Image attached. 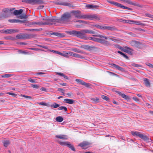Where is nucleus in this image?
Returning a JSON list of instances; mask_svg holds the SVG:
<instances>
[{
	"mask_svg": "<svg viewBox=\"0 0 153 153\" xmlns=\"http://www.w3.org/2000/svg\"><path fill=\"white\" fill-rule=\"evenodd\" d=\"M90 144V143L87 141H84L80 143L78 146L82 147H86Z\"/></svg>",
	"mask_w": 153,
	"mask_h": 153,
	"instance_id": "obj_17",
	"label": "nucleus"
},
{
	"mask_svg": "<svg viewBox=\"0 0 153 153\" xmlns=\"http://www.w3.org/2000/svg\"><path fill=\"white\" fill-rule=\"evenodd\" d=\"M146 16L148 17L153 19V15H151L149 13H146Z\"/></svg>",
	"mask_w": 153,
	"mask_h": 153,
	"instance_id": "obj_58",
	"label": "nucleus"
},
{
	"mask_svg": "<svg viewBox=\"0 0 153 153\" xmlns=\"http://www.w3.org/2000/svg\"><path fill=\"white\" fill-rule=\"evenodd\" d=\"M98 39L96 38H94V37H88V39L89 40H91L94 41L95 42H97Z\"/></svg>",
	"mask_w": 153,
	"mask_h": 153,
	"instance_id": "obj_46",
	"label": "nucleus"
},
{
	"mask_svg": "<svg viewBox=\"0 0 153 153\" xmlns=\"http://www.w3.org/2000/svg\"><path fill=\"white\" fill-rule=\"evenodd\" d=\"M134 21L133 20H128V21L127 22V23L129 24H132V23H134Z\"/></svg>",
	"mask_w": 153,
	"mask_h": 153,
	"instance_id": "obj_64",
	"label": "nucleus"
},
{
	"mask_svg": "<svg viewBox=\"0 0 153 153\" xmlns=\"http://www.w3.org/2000/svg\"><path fill=\"white\" fill-rule=\"evenodd\" d=\"M74 21L75 22H79L80 23H84V24H88V22H87V21L81 20H76V21Z\"/></svg>",
	"mask_w": 153,
	"mask_h": 153,
	"instance_id": "obj_48",
	"label": "nucleus"
},
{
	"mask_svg": "<svg viewBox=\"0 0 153 153\" xmlns=\"http://www.w3.org/2000/svg\"><path fill=\"white\" fill-rule=\"evenodd\" d=\"M71 13L73 14L76 18L79 19H84L85 15H82L81 14V12L79 11L78 10L73 11L71 12Z\"/></svg>",
	"mask_w": 153,
	"mask_h": 153,
	"instance_id": "obj_8",
	"label": "nucleus"
},
{
	"mask_svg": "<svg viewBox=\"0 0 153 153\" xmlns=\"http://www.w3.org/2000/svg\"><path fill=\"white\" fill-rule=\"evenodd\" d=\"M104 40H105L103 39H102L98 38L97 42L102 44Z\"/></svg>",
	"mask_w": 153,
	"mask_h": 153,
	"instance_id": "obj_54",
	"label": "nucleus"
},
{
	"mask_svg": "<svg viewBox=\"0 0 153 153\" xmlns=\"http://www.w3.org/2000/svg\"><path fill=\"white\" fill-rule=\"evenodd\" d=\"M16 37L17 39H25V34H19L17 35Z\"/></svg>",
	"mask_w": 153,
	"mask_h": 153,
	"instance_id": "obj_20",
	"label": "nucleus"
},
{
	"mask_svg": "<svg viewBox=\"0 0 153 153\" xmlns=\"http://www.w3.org/2000/svg\"><path fill=\"white\" fill-rule=\"evenodd\" d=\"M68 52V55L69 57V56H73L74 54V53H73V52Z\"/></svg>",
	"mask_w": 153,
	"mask_h": 153,
	"instance_id": "obj_61",
	"label": "nucleus"
},
{
	"mask_svg": "<svg viewBox=\"0 0 153 153\" xmlns=\"http://www.w3.org/2000/svg\"><path fill=\"white\" fill-rule=\"evenodd\" d=\"M111 65L117 69L121 71L122 72H124L125 71V69L123 68H122L119 66L115 64L112 63L111 64Z\"/></svg>",
	"mask_w": 153,
	"mask_h": 153,
	"instance_id": "obj_14",
	"label": "nucleus"
},
{
	"mask_svg": "<svg viewBox=\"0 0 153 153\" xmlns=\"http://www.w3.org/2000/svg\"><path fill=\"white\" fill-rule=\"evenodd\" d=\"M54 4L56 5H59L64 6H67L69 7H71V4L62 1H55L54 2Z\"/></svg>",
	"mask_w": 153,
	"mask_h": 153,
	"instance_id": "obj_13",
	"label": "nucleus"
},
{
	"mask_svg": "<svg viewBox=\"0 0 153 153\" xmlns=\"http://www.w3.org/2000/svg\"><path fill=\"white\" fill-rule=\"evenodd\" d=\"M141 44L140 43L137 41H136L135 47L139 48L141 47Z\"/></svg>",
	"mask_w": 153,
	"mask_h": 153,
	"instance_id": "obj_45",
	"label": "nucleus"
},
{
	"mask_svg": "<svg viewBox=\"0 0 153 153\" xmlns=\"http://www.w3.org/2000/svg\"><path fill=\"white\" fill-rule=\"evenodd\" d=\"M102 26L98 24H94L91 25V26L95 27L98 29H100L102 30Z\"/></svg>",
	"mask_w": 153,
	"mask_h": 153,
	"instance_id": "obj_35",
	"label": "nucleus"
},
{
	"mask_svg": "<svg viewBox=\"0 0 153 153\" xmlns=\"http://www.w3.org/2000/svg\"><path fill=\"white\" fill-rule=\"evenodd\" d=\"M71 50L73 51H74L76 52L80 53H82V52L79 49H77L76 48H72L71 49Z\"/></svg>",
	"mask_w": 153,
	"mask_h": 153,
	"instance_id": "obj_33",
	"label": "nucleus"
},
{
	"mask_svg": "<svg viewBox=\"0 0 153 153\" xmlns=\"http://www.w3.org/2000/svg\"><path fill=\"white\" fill-rule=\"evenodd\" d=\"M121 1H124L125 2L129 4L132 5L134 6H138L137 4L136 3L132 2L131 1L129 0H120Z\"/></svg>",
	"mask_w": 153,
	"mask_h": 153,
	"instance_id": "obj_21",
	"label": "nucleus"
},
{
	"mask_svg": "<svg viewBox=\"0 0 153 153\" xmlns=\"http://www.w3.org/2000/svg\"><path fill=\"white\" fill-rule=\"evenodd\" d=\"M141 133L140 132H137V131H132L131 132V134L133 135L134 136H138L139 137H140V135Z\"/></svg>",
	"mask_w": 153,
	"mask_h": 153,
	"instance_id": "obj_31",
	"label": "nucleus"
},
{
	"mask_svg": "<svg viewBox=\"0 0 153 153\" xmlns=\"http://www.w3.org/2000/svg\"><path fill=\"white\" fill-rule=\"evenodd\" d=\"M8 21L11 23H15V22H21L22 23H23L22 21L19 20V19H9Z\"/></svg>",
	"mask_w": 153,
	"mask_h": 153,
	"instance_id": "obj_28",
	"label": "nucleus"
},
{
	"mask_svg": "<svg viewBox=\"0 0 153 153\" xmlns=\"http://www.w3.org/2000/svg\"><path fill=\"white\" fill-rule=\"evenodd\" d=\"M13 75V74H5L1 75V77L2 78L6 77L8 78L10 77L11 76Z\"/></svg>",
	"mask_w": 153,
	"mask_h": 153,
	"instance_id": "obj_34",
	"label": "nucleus"
},
{
	"mask_svg": "<svg viewBox=\"0 0 153 153\" xmlns=\"http://www.w3.org/2000/svg\"><path fill=\"white\" fill-rule=\"evenodd\" d=\"M102 30H108L112 31H113L117 30V28L113 26H102Z\"/></svg>",
	"mask_w": 153,
	"mask_h": 153,
	"instance_id": "obj_10",
	"label": "nucleus"
},
{
	"mask_svg": "<svg viewBox=\"0 0 153 153\" xmlns=\"http://www.w3.org/2000/svg\"><path fill=\"white\" fill-rule=\"evenodd\" d=\"M31 86L33 88H36V89H38L39 87V85H36V84H34V85L32 84V85H31Z\"/></svg>",
	"mask_w": 153,
	"mask_h": 153,
	"instance_id": "obj_51",
	"label": "nucleus"
},
{
	"mask_svg": "<svg viewBox=\"0 0 153 153\" xmlns=\"http://www.w3.org/2000/svg\"><path fill=\"white\" fill-rule=\"evenodd\" d=\"M83 85H84L87 87H89L90 86V84L86 83L84 82Z\"/></svg>",
	"mask_w": 153,
	"mask_h": 153,
	"instance_id": "obj_57",
	"label": "nucleus"
},
{
	"mask_svg": "<svg viewBox=\"0 0 153 153\" xmlns=\"http://www.w3.org/2000/svg\"><path fill=\"white\" fill-rule=\"evenodd\" d=\"M58 19H50L48 18L47 22H41L42 25H53L54 22H58Z\"/></svg>",
	"mask_w": 153,
	"mask_h": 153,
	"instance_id": "obj_6",
	"label": "nucleus"
},
{
	"mask_svg": "<svg viewBox=\"0 0 153 153\" xmlns=\"http://www.w3.org/2000/svg\"><path fill=\"white\" fill-rule=\"evenodd\" d=\"M75 81L76 82H77L79 84H81V85H83V83L84 82L82 80L79 79H76L75 80Z\"/></svg>",
	"mask_w": 153,
	"mask_h": 153,
	"instance_id": "obj_40",
	"label": "nucleus"
},
{
	"mask_svg": "<svg viewBox=\"0 0 153 153\" xmlns=\"http://www.w3.org/2000/svg\"><path fill=\"white\" fill-rule=\"evenodd\" d=\"M62 56L66 58H68V52L66 51L63 52Z\"/></svg>",
	"mask_w": 153,
	"mask_h": 153,
	"instance_id": "obj_44",
	"label": "nucleus"
},
{
	"mask_svg": "<svg viewBox=\"0 0 153 153\" xmlns=\"http://www.w3.org/2000/svg\"><path fill=\"white\" fill-rule=\"evenodd\" d=\"M4 13L0 15V18H4L10 16L11 14V10L9 9H5L3 10Z\"/></svg>",
	"mask_w": 153,
	"mask_h": 153,
	"instance_id": "obj_7",
	"label": "nucleus"
},
{
	"mask_svg": "<svg viewBox=\"0 0 153 153\" xmlns=\"http://www.w3.org/2000/svg\"><path fill=\"white\" fill-rule=\"evenodd\" d=\"M22 1L32 5L39 4L43 3L42 0H22Z\"/></svg>",
	"mask_w": 153,
	"mask_h": 153,
	"instance_id": "obj_5",
	"label": "nucleus"
},
{
	"mask_svg": "<svg viewBox=\"0 0 153 153\" xmlns=\"http://www.w3.org/2000/svg\"><path fill=\"white\" fill-rule=\"evenodd\" d=\"M23 10L22 9L19 10H15L13 12V14L15 15H18L21 14L23 12Z\"/></svg>",
	"mask_w": 153,
	"mask_h": 153,
	"instance_id": "obj_25",
	"label": "nucleus"
},
{
	"mask_svg": "<svg viewBox=\"0 0 153 153\" xmlns=\"http://www.w3.org/2000/svg\"><path fill=\"white\" fill-rule=\"evenodd\" d=\"M102 44L107 46H109L111 45V44L109 43V42H108V41L105 40H104Z\"/></svg>",
	"mask_w": 153,
	"mask_h": 153,
	"instance_id": "obj_47",
	"label": "nucleus"
},
{
	"mask_svg": "<svg viewBox=\"0 0 153 153\" xmlns=\"http://www.w3.org/2000/svg\"><path fill=\"white\" fill-rule=\"evenodd\" d=\"M117 47L118 48H119V49H120V50H121L122 51H124V49H125V48H123V47H121L119 45H118L117 46Z\"/></svg>",
	"mask_w": 153,
	"mask_h": 153,
	"instance_id": "obj_59",
	"label": "nucleus"
},
{
	"mask_svg": "<svg viewBox=\"0 0 153 153\" xmlns=\"http://www.w3.org/2000/svg\"><path fill=\"white\" fill-rule=\"evenodd\" d=\"M102 97L103 99L107 101H109V100L108 96H102Z\"/></svg>",
	"mask_w": 153,
	"mask_h": 153,
	"instance_id": "obj_52",
	"label": "nucleus"
},
{
	"mask_svg": "<svg viewBox=\"0 0 153 153\" xmlns=\"http://www.w3.org/2000/svg\"><path fill=\"white\" fill-rule=\"evenodd\" d=\"M58 109L59 110H64L66 112L67 111V108L65 106H60L58 108Z\"/></svg>",
	"mask_w": 153,
	"mask_h": 153,
	"instance_id": "obj_36",
	"label": "nucleus"
},
{
	"mask_svg": "<svg viewBox=\"0 0 153 153\" xmlns=\"http://www.w3.org/2000/svg\"><path fill=\"white\" fill-rule=\"evenodd\" d=\"M55 137L56 138L64 140H67L68 139L67 136L65 135H56Z\"/></svg>",
	"mask_w": 153,
	"mask_h": 153,
	"instance_id": "obj_16",
	"label": "nucleus"
},
{
	"mask_svg": "<svg viewBox=\"0 0 153 153\" xmlns=\"http://www.w3.org/2000/svg\"><path fill=\"white\" fill-rule=\"evenodd\" d=\"M146 64L149 66V67L152 68H153V65H152V64L149 63V62H146Z\"/></svg>",
	"mask_w": 153,
	"mask_h": 153,
	"instance_id": "obj_56",
	"label": "nucleus"
},
{
	"mask_svg": "<svg viewBox=\"0 0 153 153\" xmlns=\"http://www.w3.org/2000/svg\"><path fill=\"white\" fill-rule=\"evenodd\" d=\"M51 34L56 36L59 37H62L64 36V35L62 34L56 32L51 33Z\"/></svg>",
	"mask_w": 153,
	"mask_h": 153,
	"instance_id": "obj_24",
	"label": "nucleus"
},
{
	"mask_svg": "<svg viewBox=\"0 0 153 153\" xmlns=\"http://www.w3.org/2000/svg\"><path fill=\"white\" fill-rule=\"evenodd\" d=\"M130 50H131V49L128 47H126L123 51L129 54L130 55H131L132 54V53L131 51H130Z\"/></svg>",
	"mask_w": 153,
	"mask_h": 153,
	"instance_id": "obj_19",
	"label": "nucleus"
},
{
	"mask_svg": "<svg viewBox=\"0 0 153 153\" xmlns=\"http://www.w3.org/2000/svg\"><path fill=\"white\" fill-rule=\"evenodd\" d=\"M35 36V35L32 34H25V39H29L32 38Z\"/></svg>",
	"mask_w": 153,
	"mask_h": 153,
	"instance_id": "obj_23",
	"label": "nucleus"
},
{
	"mask_svg": "<svg viewBox=\"0 0 153 153\" xmlns=\"http://www.w3.org/2000/svg\"><path fill=\"white\" fill-rule=\"evenodd\" d=\"M18 52L19 53L24 54H29V53L27 51H24L22 50H19Z\"/></svg>",
	"mask_w": 153,
	"mask_h": 153,
	"instance_id": "obj_39",
	"label": "nucleus"
},
{
	"mask_svg": "<svg viewBox=\"0 0 153 153\" xmlns=\"http://www.w3.org/2000/svg\"><path fill=\"white\" fill-rule=\"evenodd\" d=\"M28 80L30 82H31L32 83H34L36 82V81L32 79H31V78H30V79H28Z\"/></svg>",
	"mask_w": 153,
	"mask_h": 153,
	"instance_id": "obj_62",
	"label": "nucleus"
},
{
	"mask_svg": "<svg viewBox=\"0 0 153 153\" xmlns=\"http://www.w3.org/2000/svg\"><path fill=\"white\" fill-rule=\"evenodd\" d=\"M144 84L147 87H149L150 85V83L148 79L145 78L144 79Z\"/></svg>",
	"mask_w": 153,
	"mask_h": 153,
	"instance_id": "obj_29",
	"label": "nucleus"
},
{
	"mask_svg": "<svg viewBox=\"0 0 153 153\" xmlns=\"http://www.w3.org/2000/svg\"><path fill=\"white\" fill-rule=\"evenodd\" d=\"M56 74L57 75L63 77L64 78L66 79H69L68 77L63 73L56 72Z\"/></svg>",
	"mask_w": 153,
	"mask_h": 153,
	"instance_id": "obj_30",
	"label": "nucleus"
},
{
	"mask_svg": "<svg viewBox=\"0 0 153 153\" xmlns=\"http://www.w3.org/2000/svg\"><path fill=\"white\" fill-rule=\"evenodd\" d=\"M10 143V142L9 140L5 141L3 142L4 145L5 147H7Z\"/></svg>",
	"mask_w": 153,
	"mask_h": 153,
	"instance_id": "obj_37",
	"label": "nucleus"
},
{
	"mask_svg": "<svg viewBox=\"0 0 153 153\" xmlns=\"http://www.w3.org/2000/svg\"><path fill=\"white\" fill-rule=\"evenodd\" d=\"M58 143L62 146H66L69 148L74 151H76L75 148L72 144H71L69 142L61 141L59 140H57Z\"/></svg>",
	"mask_w": 153,
	"mask_h": 153,
	"instance_id": "obj_4",
	"label": "nucleus"
},
{
	"mask_svg": "<svg viewBox=\"0 0 153 153\" xmlns=\"http://www.w3.org/2000/svg\"><path fill=\"white\" fill-rule=\"evenodd\" d=\"M132 66H133L137 67H142V66L141 65H138L137 64H136L134 63H132Z\"/></svg>",
	"mask_w": 153,
	"mask_h": 153,
	"instance_id": "obj_53",
	"label": "nucleus"
},
{
	"mask_svg": "<svg viewBox=\"0 0 153 153\" xmlns=\"http://www.w3.org/2000/svg\"><path fill=\"white\" fill-rule=\"evenodd\" d=\"M136 102H138L139 101V99H138L137 97H133L132 98Z\"/></svg>",
	"mask_w": 153,
	"mask_h": 153,
	"instance_id": "obj_63",
	"label": "nucleus"
},
{
	"mask_svg": "<svg viewBox=\"0 0 153 153\" xmlns=\"http://www.w3.org/2000/svg\"><path fill=\"white\" fill-rule=\"evenodd\" d=\"M64 101L65 102L70 104H73L74 101L73 100L67 99H65Z\"/></svg>",
	"mask_w": 153,
	"mask_h": 153,
	"instance_id": "obj_26",
	"label": "nucleus"
},
{
	"mask_svg": "<svg viewBox=\"0 0 153 153\" xmlns=\"http://www.w3.org/2000/svg\"><path fill=\"white\" fill-rule=\"evenodd\" d=\"M84 19L94 20L95 21H98L100 20V16L96 14L85 15Z\"/></svg>",
	"mask_w": 153,
	"mask_h": 153,
	"instance_id": "obj_3",
	"label": "nucleus"
},
{
	"mask_svg": "<svg viewBox=\"0 0 153 153\" xmlns=\"http://www.w3.org/2000/svg\"><path fill=\"white\" fill-rule=\"evenodd\" d=\"M56 120L58 122H62L63 120V118L60 117V116H59L57 117H56Z\"/></svg>",
	"mask_w": 153,
	"mask_h": 153,
	"instance_id": "obj_32",
	"label": "nucleus"
},
{
	"mask_svg": "<svg viewBox=\"0 0 153 153\" xmlns=\"http://www.w3.org/2000/svg\"><path fill=\"white\" fill-rule=\"evenodd\" d=\"M136 41H132L130 42V45L132 46L135 47Z\"/></svg>",
	"mask_w": 153,
	"mask_h": 153,
	"instance_id": "obj_50",
	"label": "nucleus"
},
{
	"mask_svg": "<svg viewBox=\"0 0 153 153\" xmlns=\"http://www.w3.org/2000/svg\"><path fill=\"white\" fill-rule=\"evenodd\" d=\"M122 97L127 101H129L130 100V98L129 96H122Z\"/></svg>",
	"mask_w": 153,
	"mask_h": 153,
	"instance_id": "obj_55",
	"label": "nucleus"
},
{
	"mask_svg": "<svg viewBox=\"0 0 153 153\" xmlns=\"http://www.w3.org/2000/svg\"><path fill=\"white\" fill-rule=\"evenodd\" d=\"M59 104L56 103H54L51 106V107H53L54 108H56L59 106Z\"/></svg>",
	"mask_w": 153,
	"mask_h": 153,
	"instance_id": "obj_42",
	"label": "nucleus"
},
{
	"mask_svg": "<svg viewBox=\"0 0 153 153\" xmlns=\"http://www.w3.org/2000/svg\"><path fill=\"white\" fill-rule=\"evenodd\" d=\"M29 49L31 50H36V51H38L39 50L42 51V50H40V49H39V48H30ZM42 51H43L42 50Z\"/></svg>",
	"mask_w": 153,
	"mask_h": 153,
	"instance_id": "obj_60",
	"label": "nucleus"
},
{
	"mask_svg": "<svg viewBox=\"0 0 153 153\" xmlns=\"http://www.w3.org/2000/svg\"><path fill=\"white\" fill-rule=\"evenodd\" d=\"M71 17V13H65L62 15L60 19H58V23H67L69 22L70 18Z\"/></svg>",
	"mask_w": 153,
	"mask_h": 153,
	"instance_id": "obj_2",
	"label": "nucleus"
},
{
	"mask_svg": "<svg viewBox=\"0 0 153 153\" xmlns=\"http://www.w3.org/2000/svg\"><path fill=\"white\" fill-rule=\"evenodd\" d=\"M90 98L91 101L94 103H98L100 102L99 98L97 97L96 96H90Z\"/></svg>",
	"mask_w": 153,
	"mask_h": 153,
	"instance_id": "obj_15",
	"label": "nucleus"
},
{
	"mask_svg": "<svg viewBox=\"0 0 153 153\" xmlns=\"http://www.w3.org/2000/svg\"><path fill=\"white\" fill-rule=\"evenodd\" d=\"M114 91L115 92L117 93V94L119 95L120 96H126V95L124 94L123 93L121 92H120L119 91H118L115 90H114Z\"/></svg>",
	"mask_w": 153,
	"mask_h": 153,
	"instance_id": "obj_43",
	"label": "nucleus"
},
{
	"mask_svg": "<svg viewBox=\"0 0 153 153\" xmlns=\"http://www.w3.org/2000/svg\"><path fill=\"white\" fill-rule=\"evenodd\" d=\"M93 36H97L98 37L100 38H104L106 39H109L110 40H112L114 42H116L118 41V40L117 39L115 38L114 37L111 36H110L109 37H107L106 36H104L102 35H94Z\"/></svg>",
	"mask_w": 153,
	"mask_h": 153,
	"instance_id": "obj_11",
	"label": "nucleus"
},
{
	"mask_svg": "<svg viewBox=\"0 0 153 153\" xmlns=\"http://www.w3.org/2000/svg\"><path fill=\"white\" fill-rule=\"evenodd\" d=\"M38 104L40 105H44L46 106H48L49 105V104L46 103L44 102H40L38 103Z\"/></svg>",
	"mask_w": 153,
	"mask_h": 153,
	"instance_id": "obj_49",
	"label": "nucleus"
},
{
	"mask_svg": "<svg viewBox=\"0 0 153 153\" xmlns=\"http://www.w3.org/2000/svg\"><path fill=\"white\" fill-rule=\"evenodd\" d=\"M139 137L143 139L144 141H148L149 140V139L148 137L142 134H141Z\"/></svg>",
	"mask_w": 153,
	"mask_h": 153,
	"instance_id": "obj_22",
	"label": "nucleus"
},
{
	"mask_svg": "<svg viewBox=\"0 0 153 153\" xmlns=\"http://www.w3.org/2000/svg\"><path fill=\"white\" fill-rule=\"evenodd\" d=\"M107 1L108 2V3H109L111 4H113V5H114L116 6H117V7H120L121 8H123V9H126L127 10H130L131 9L130 8L127 7H126L122 5L121 4L118 3L117 2H115L113 1H109V0H107Z\"/></svg>",
	"mask_w": 153,
	"mask_h": 153,
	"instance_id": "obj_9",
	"label": "nucleus"
},
{
	"mask_svg": "<svg viewBox=\"0 0 153 153\" xmlns=\"http://www.w3.org/2000/svg\"><path fill=\"white\" fill-rule=\"evenodd\" d=\"M42 25L41 22H30L27 23V25L28 26L34 25Z\"/></svg>",
	"mask_w": 153,
	"mask_h": 153,
	"instance_id": "obj_18",
	"label": "nucleus"
},
{
	"mask_svg": "<svg viewBox=\"0 0 153 153\" xmlns=\"http://www.w3.org/2000/svg\"><path fill=\"white\" fill-rule=\"evenodd\" d=\"M134 23L137 25H140L142 26H144L145 24L141 23L140 21H134Z\"/></svg>",
	"mask_w": 153,
	"mask_h": 153,
	"instance_id": "obj_38",
	"label": "nucleus"
},
{
	"mask_svg": "<svg viewBox=\"0 0 153 153\" xmlns=\"http://www.w3.org/2000/svg\"><path fill=\"white\" fill-rule=\"evenodd\" d=\"M41 29H26V30L29 31H39Z\"/></svg>",
	"mask_w": 153,
	"mask_h": 153,
	"instance_id": "obj_41",
	"label": "nucleus"
},
{
	"mask_svg": "<svg viewBox=\"0 0 153 153\" xmlns=\"http://www.w3.org/2000/svg\"><path fill=\"white\" fill-rule=\"evenodd\" d=\"M85 49H86L88 50H91L93 48V47H91L88 45H83L81 47Z\"/></svg>",
	"mask_w": 153,
	"mask_h": 153,
	"instance_id": "obj_27",
	"label": "nucleus"
},
{
	"mask_svg": "<svg viewBox=\"0 0 153 153\" xmlns=\"http://www.w3.org/2000/svg\"><path fill=\"white\" fill-rule=\"evenodd\" d=\"M67 33L70 35L75 36L82 39L87 40L88 37L86 36L85 33L94 34L95 32L93 30L87 29H82L79 31L74 30L69 31L67 32Z\"/></svg>",
	"mask_w": 153,
	"mask_h": 153,
	"instance_id": "obj_1",
	"label": "nucleus"
},
{
	"mask_svg": "<svg viewBox=\"0 0 153 153\" xmlns=\"http://www.w3.org/2000/svg\"><path fill=\"white\" fill-rule=\"evenodd\" d=\"M18 32V30L16 29H10L4 30L3 33L6 34H10L13 33Z\"/></svg>",
	"mask_w": 153,
	"mask_h": 153,
	"instance_id": "obj_12",
	"label": "nucleus"
}]
</instances>
